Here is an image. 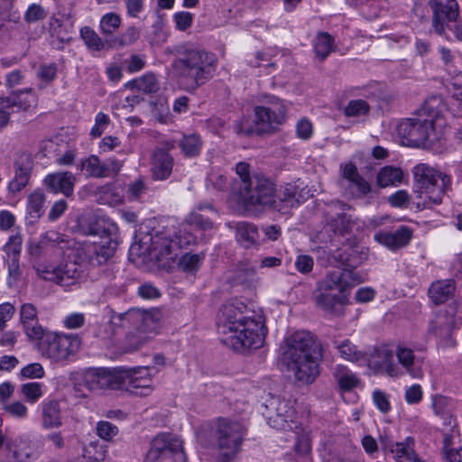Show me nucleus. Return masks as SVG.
<instances>
[{"label":"nucleus","instance_id":"nucleus-52","mask_svg":"<svg viewBox=\"0 0 462 462\" xmlns=\"http://www.w3.org/2000/svg\"><path fill=\"white\" fill-rule=\"evenodd\" d=\"M20 392L31 403L36 402L43 395L42 384L37 382L22 384Z\"/></svg>","mask_w":462,"mask_h":462},{"label":"nucleus","instance_id":"nucleus-46","mask_svg":"<svg viewBox=\"0 0 462 462\" xmlns=\"http://www.w3.org/2000/svg\"><path fill=\"white\" fill-rule=\"evenodd\" d=\"M202 140L199 134L184 135L179 145L186 157L198 156L202 149Z\"/></svg>","mask_w":462,"mask_h":462},{"label":"nucleus","instance_id":"nucleus-26","mask_svg":"<svg viewBox=\"0 0 462 462\" xmlns=\"http://www.w3.org/2000/svg\"><path fill=\"white\" fill-rule=\"evenodd\" d=\"M21 321L25 334L31 339H40L43 336V328L38 322L37 310L31 303H24L20 310Z\"/></svg>","mask_w":462,"mask_h":462},{"label":"nucleus","instance_id":"nucleus-2","mask_svg":"<svg viewBox=\"0 0 462 462\" xmlns=\"http://www.w3.org/2000/svg\"><path fill=\"white\" fill-rule=\"evenodd\" d=\"M67 243L66 236L53 230L42 234L38 241H30L27 252L32 268L39 278L62 287H69L79 275L75 263L65 261L59 265H54L48 261L53 254H60L63 252L62 244Z\"/></svg>","mask_w":462,"mask_h":462},{"label":"nucleus","instance_id":"nucleus-33","mask_svg":"<svg viewBox=\"0 0 462 462\" xmlns=\"http://www.w3.org/2000/svg\"><path fill=\"white\" fill-rule=\"evenodd\" d=\"M391 453L393 454L395 460L412 461V462H422L420 461L413 450V440L411 438H407L404 442H396L389 446Z\"/></svg>","mask_w":462,"mask_h":462},{"label":"nucleus","instance_id":"nucleus-4","mask_svg":"<svg viewBox=\"0 0 462 462\" xmlns=\"http://www.w3.org/2000/svg\"><path fill=\"white\" fill-rule=\"evenodd\" d=\"M240 194L246 207H262L285 215L310 196V189L300 188L296 183H287L275 194L273 182L255 175L252 183L246 184Z\"/></svg>","mask_w":462,"mask_h":462},{"label":"nucleus","instance_id":"nucleus-11","mask_svg":"<svg viewBox=\"0 0 462 462\" xmlns=\"http://www.w3.org/2000/svg\"><path fill=\"white\" fill-rule=\"evenodd\" d=\"M346 204L339 200H332L326 204L325 216L327 225L316 234V242L327 245L332 242L333 235L348 232L352 226L351 217L344 213Z\"/></svg>","mask_w":462,"mask_h":462},{"label":"nucleus","instance_id":"nucleus-35","mask_svg":"<svg viewBox=\"0 0 462 462\" xmlns=\"http://www.w3.org/2000/svg\"><path fill=\"white\" fill-rule=\"evenodd\" d=\"M455 290L451 280L438 281L433 282L429 290V295L435 304L445 302Z\"/></svg>","mask_w":462,"mask_h":462},{"label":"nucleus","instance_id":"nucleus-9","mask_svg":"<svg viewBox=\"0 0 462 462\" xmlns=\"http://www.w3.org/2000/svg\"><path fill=\"white\" fill-rule=\"evenodd\" d=\"M415 192L424 208L441 203L442 196L450 186V177L427 163H419L412 170Z\"/></svg>","mask_w":462,"mask_h":462},{"label":"nucleus","instance_id":"nucleus-27","mask_svg":"<svg viewBox=\"0 0 462 462\" xmlns=\"http://www.w3.org/2000/svg\"><path fill=\"white\" fill-rule=\"evenodd\" d=\"M398 362L405 373L413 378H420L423 375L422 361L416 358L413 350L403 346H398L395 351Z\"/></svg>","mask_w":462,"mask_h":462},{"label":"nucleus","instance_id":"nucleus-64","mask_svg":"<svg viewBox=\"0 0 462 462\" xmlns=\"http://www.w3.org/2000/svg\"><path fill=\"white\" fill-rule=\"evenodd\" d=\"M444 455L448 462H462V446L459 448H450V438L444 439Z\"/></svg>","mask_w":462,"mask_h":462},{"label":"nucleus","instance_id":"nucleus-22","mask_svg":"<svg viewBox=\"0 0 462 462\" xmlns=\"http://www.w3.org/2000/svg\"><path fill=\"white\" fill-rule=\"evenodd\" d=\"M75 180L71 172L60 171L48 174L44 179V184L53 193H62L65 197H70L73 194Z\"/></svg>","mask_w":462,"mask_h":462},{"label":"nucleus","instance_id":"nucleus-17","mask_svg":"<svg viewBox=\"0 0 462 462\" xmlns=\"http://www.w3.org/2000/svg\"><path fill=\"white\" fill-rule=\"evenodd\" d=\"M148 455L154 460L172 458L175 462H186L182 441L168 435H158L153 439Z\"/></svg>","mask_w":462,"mask_h":462},{"label":"nucleus","instance_id":"nucleus-53","mask_svg":"<svg viewBox=\"0 0 462 462\" xmlns=\"http://www.w3.org/2000/svg\"><path fill=\"white\" fill-rule=\"evenodd\" d=\"M340 356L345 360L356 362L361 359L363 354L357 350L356 346L353 345L348 339L342 341L337 346Z\"/></svg>","mask_w":462,"mask_h":462},{"label":"nucleus","instance_id":"nucleus-34","mask_svg":"<svg viewBox=\"0 0 462 462\" xmlns=\"http://www.w3.org/2000/svg\"><path fill=\"white\" fill-rule=\"evenodd\" d=\"M236 237L242 246L248 248L257 242V228L253 224L239 222L236 226Z\"/></svg>","mask_w":462,"mask_h":462},{"label":"nucleus","instance_id":"nucleus-41","mask_svg":"<svg viewBox=\"0 0 462 462\" xmlns=\"http://www.w3.org/2000/svg\"><path fill=\"white\" fill-rule=\"evenodd\" d=\"M185 221L191 226L195 234L199 235V239L203 237L206 232L213 229L212 221L197 211L191 212L185 218Z\"/></svg>","mask_w":462,"mask_h":462},{"label":"nucleus","instance_id":"nucleus-38","mask_svg":"<svg viewBox=\"0 0 462 462\" xmlns=\"http://www.w3.org/2000/svg\"><path fill=\"white\" fill-rule=\"evenodd\" d=\"M333 374L342 391H350L358 384L359 380L356 374L343 365H337Z\"/></svg>","mask_w":462,"mask_h":462},{"label":"nucleus","instance_id":"nucleus-21","mask_svg":"<svg viewBox=\"0 0 462 462\" xmlns=\"http://www.w3.org/2000/svg\"><path fill=\"white\" fill-rule=\"evenodd\" d=\"M97 254L98 253H97L95 242L93 241L86 243L82 248L77 250L72 258L66 260V262L75 263L79 271V275L69 283V286L78 282L88 264L91 266L100 265L99 263H96L98 260Z\"/></svg>","mask_w":462,"mask_h":462},{"label":"nucleus","instance_id":"nucleus-29","mask_svg":"<svg viewBox=\"0 0 462 462\" xmlns=\"http://www.w3.org/2000/svg\"><path fill=\"white\" fill-rule=\"evenodd\" d=\"M340 169L342 177L356 188L358 195L365 196L371 191L369 183L359 175L355 164L351 162L342 164Z\"/></svg>","mask_w":462,"mask_h":462},{"label":"nucleus","instance_id":"nucleus-12","mask_svg":"<svg viewBox=\"0 0 462 462\" xmlns=\"http://www.w3.org/2000/svg\"><path fill=\"white\" fill-rule=\"evenodd\" d=\"M41 348L47 357L54 362L67 360L80 348L81 339L75 334L44 333L41 338Z\"/></svg>","mask_w":462,"mask_h":462},{"label":"nucleus","instance_id":"nucleus-32","mask_svg":"<svg viewBox=\"0 0 462 462\" xmlns=\"http://www.w3.org/2000/svg\"><path fill=\"white\" fill-rule=\"evenodd\" d=\"M432 408L435 414L444 420L445 424L450 427L455 426L456 420L452 415L453 404L450 399L436 395L432 398Z\"/></svg>","mask_w":462,"mask_h":462},{"label":"nucleus","instance_id":"nucleus-62","mask_svg":"<svg viewBox=\"0 0 462 462\" xmlns=\"http://www.w3.org/2000/svg\"><path fill=\"white\" fill-rule=\"evenodd\" d=\"M109 123L110 119L106 114L103 112L97 113L95 117V125L90 131V134L95 138L101 136Z\"/></svg>","mask_w":462,"mask_h":462},{"label":"nucleus","instance_id":"nucleus-13","mask_svg":"<svg viewBox=\"0 0 462 462\" xmlns=\"http://www.w3.org/2000/svg\"><path fill=\"white\" fill-rule=\"evenodd\" d=\"M139 247L143 254H148L157 261L173 258L177 254V242L172 238L171 227L144 235L140 238Z\"/></svg>","mask_w":462,"mask_h":462},{"label":"nucleus","instance_id":"nucleus-63","mask_svg":"<svg viewBox=\"0 0 462 462\" xmlns=\"http://www.w3.org/2000/svg\"><path fill=\"white\" fill-rule=\"evenodd\" d=\"M97 433L101 439L110 440L118 433V429L111 422L102 420L97 425Z\"/></svg>","mask_w":462,"mask_h":462},{"label":"nucleus","instance_id":"nucleus-30","mask_svg":"<svg viewBox=\"0 0 462 462\" xmlns=\"http://www.w3.org/2000/svg\"><path fill=\"white\" fill-rule=\"evenodd\" d=\"M316 304L322 310L329 312H335L337 306L343 305L346 300L345 293H335L329 291H319L316 290L315 292Z\"/></svg>","mask_w":462,"mask_h":462},{"label":"nucleus","instance_id":"nucleus-37","mask_svg":"<svg viewBox=\"0 0 462 462\" xmlns=\"http://www.w3.org/2000/svg\"><path fill=\"white\" fill-rule=\"evenodd\" d=\"M454 324L455 320L452 314L448 311H440L430 321L429 330L435 335L444 336L449 334Z\"/></svg>","mask_w":462,"mask_h":462},{"label":"nucleus","instance_id":"nucleus-19","mask_svg":"<svg viewBox=\"0 0 462 462\" xmlns=\"http://www.w3.org/2000/svg\"><path fill=\"white\" fill-rule=\"evenodd\" d=\"M172 148L173 144L167 143L165 148L154 149L151 159V171L153 180H165L171 176L174 160L169 152Z\"/></svg>","mask_w":462,"mask_h":462},{"label":"nucleus","instance_id":"nucleus-61","mask_svg":"<svg viewBox=\"0 0 462 462\" xmlns=\"http://www.w3.org/2000/svg\"><path fill=\"white\" fill-rule=\"evenodd\" d=\"M369 110L368 104L361 99L352 100L345 107V115L346 116H359L365 115Z\"/></svg>","mask_w":462,"mask_h":462},{"label":"nucleus","instance_id":"nucleus-6","mask_svg":"<svg viewBox=\"0 0 462 462\" xmlns=\"http://www.w3.org/2000/svg\"><path fill=\"white\" fill-rule=\"evenodd\" d=\"M247 435L246 426L240 420L218 417L204 424L197 438L206 448H214L217 462H232L242 450Z\"/></svg>","mask_w":462,"mask_h":462},{"label":"nucleus","instance_id":"nucleus-8","mask_svg":"<svg viewBox=\"0 0 462 462\" xmlns=\"http://www.w3.org/2000/svg\"><path fill=\"white\" fill-rule=\"evenodd\" d=\"M119 369L91 367L71 374L73 389L77 397L87 398L89 393L100 394L106 390L121 388Z\"/></svg>","mask_w":462,"mask_h":462},{"label":"nucleus","instance_id":"nucleus-23","mask_svg":"<svg viewBox=\"0 0 462 462\" xmlns=\"http://www.w3.org/2000/svg\"><path fill=\"white\" fill-rule=\"evenodd\" d=\"M15 174L9 182V191L15 194L23 190L28 184L31 171L32 161L29 155L22 154L14 162Z\"/></svg>","mask_w":462,"mask_h":462},{"label":"nucleus","instance_id":"nucleus-45","mask_svg":"<svg viewBox=\"0 0 462 462\" xmlns=\"http://www.w3.org/2000/svg\"><path fill=\"white\" fill-rule=\"evenodd\" d=\"M328 252L331 254L332 263L338 266H346V268L353 270L359 263L356 258V251L353 249L348 251L338 249L332 252L328 248Z\"/></svg>","mask_w":462,"mask_h":462},{"label":"nucleus","instance_id":"nucleus-10","mask_svg":"<svg viewBox=\"0 0 462 462\" xmlns=\"http://www.w3.org/2000/svg\"><path fill=\"white\" fill-rule=\"evenodd\" d=\"M255 127L258 134H273L285 122L286 106L277 97H268L264 103L254 107Z\"/></svg>","mask_w":462,"mask_h":462},{"label":"nucleus","instance_id":"nucleus-55","mask_svg":"<svg viewBox=\"0 0 462 462\" xmlns=\"http://www.w3.org/2000/svg\"><path fill=\"white\" fill-rule=\"evenodd\" d=\"M140 37L139 30L134 26L128 27L122 34L114 39L113 46H127L135 42Z\"/></svg>","mask_w":462,"mask_h":462},{"label":"nucleus","instance_id":"nucleus-15","mask_svg":"<svg viewBox=\"0 0 462 462\" xmlns=\"http://www.w3.org/2000/svg\"><path fill=\"white\" fill-rule=\"evenodd\" d=\"M393 355V351L388 346H376L366 355L367 365L375 374L400 377L404 372L394 363Z\"/></svg>","mask_w":462,"mask_h":462},{"label":"nucleus","instance_id":"nucleus-36","mask_svg":"<svg viewBox=\"0 0 462 462\" xmlns=\"http://www.w3.org/2000/svg\"><path fill=\"white\" fill-rule=\"evenodd\" d=\"M80 36L89 51H108L112 48V44L110 42H104L102 38L88 26L81 28Z\"/></svg>","mask_w":462,"mask_h":462},{"label":"nucleus","instance_id":"nucleus-50","mask_svg":"<svg viewBox=\"0 0 462 462\" xmlns=\"http://www.w3.org/2000/svg\"><path fill=\"white\" fill-rule=\"evenodd\" d=\"M314 51L317 57L325 60L333 51V39L328 32L319 33L314 42Z\"/></svg>","mask_w":462,"mask_h":462},{"label":"nucleus","instance_id":"nucleus-48","mask_svg":"<svg viewBox=\"0 0 462 462\" xmlns=\"http://www.w3.org/2000/svg\"><path fill=\"white\" fill-rule=\"evenodd\" d=\"M98 260L96 263L103 264L106 263L115 254L116 249V243L112 239L106 237L101 239L99 242L94 241Z\"/></svg>","mask_w":462,"mask_h":462},{"label":"nucleus","instance_id":"nucleus-54","mask_svg":"<svg viewBox=\"0 0 462 462\" xmlns=\"http://www.w3.org/2000/svg\"><path fill=\"white\" fill-rule=\"evenodd\" d=\"M2 408L6 414L17 420H24L28 416V408L20 401L5 402Z\"/></svg>","mask_w":462,"mask_h":462},{"label":"nucleus","instance_id":"nucleus-16","mask_svg":"<svg viewBox=\"0 0 462 462\" xmlns=\"http://www.w3.org/2000/svg\"><path fill=\"white\" fill-rule=\"evenodd\" d=\"M121 388L125 389L135 395L148 396L153 391L152 374L148 367H137L134 369H119Z\"/></svg>","mask_w":462,"mask_h":462},{"label":"nucleus","instance_id":"nucleus-28","mask_svg":"<svg viewBox=\"0 0 462 462\" xmlns=\"http://www.w3.org/2000/svg\"><path fill=\"white\" fill-rule=\"evenodd\" d=\"M4 100L9 105L12 112L28 111L37 105V97L32 88L14 91Z\"/></svg>","mask_w":462,"mask_h":462},{"label":"nucleus","instance_id":"nucleus-7","mask_svg":"<svg viewBox=\"0 0 462 462\" xmlns=\"http://www.w3.org/2000/svg\"><path fill=\"white\" fill-rule=\"evenodd\" d=\"M172 68L180 87L193 92L213 77L217 60L203 50L181 47L177 50Z\"/></svg>","mask_w":462,"mask_h":462},{"label":"nucleus","instance_id":"nucleus-31","mask_svg":"<svg viewBox=\"0 0 462 462\" xmlns=\"http://www.w3.org/2000/svg\"><path fill=\"white\" fill-rule=\"evenodd\" d=\"M172 238L177 242V250L179 248L187 247L195 245L199 240L198 234H195L190 226L184 220L179 227L171 228Z\"/></svg>","mask_w":462,"mask_h":462},{"label":"nucleus","instance_id":"nucleus-58","mask_svg":"<svg viewBox=\"0 0 462 462\" xmlns=\"http://www.w3.org/2000/svg\"><path fill=\"white\" fill-rule=\"evenodd\" d=\"M47 16V11L39 4H32L24 14V21L28 23L42 21Z\"/></svg>","mask_w":462,"mask_h":462},{"label":"nucleus","instance_id":"nucleus-56","mask_svg":"<svg viewBox=\"0 0 462 462\" xmlns=\"http://www.w3.org/2000/svg\"><path fill=\"white\" fill-rule=\"evenodd\" d=\"M227 184L226 177L219 171L211 170L208 174L206 186L208 189L224 190Z\"/></svg>","mask_w":462,"mask_h":462},{"label":"nucleus","instance_id":"nucleus-57","mask_svg":"<svg viewBox=\"0 0 462 462\" xmlns=\"http://www.w3.org/2000/svg\"><path fill=\"white\" fill-rule=\"evenodd\" d=\"M23 244V237L21 235H14L9 237L8 242L4 246V251L8 256V259H19Z\"/></svg>","mask_w":462,"mask_h":462},{"label":"nucleus","instance_id":"nucleus-47","mask_svg":"<svg viewBox=\"0 0 462 462\" xmlns=\"http://www.w3.org/2000/svg\"><path fill=\"white\" fill-rule=\"evenodd\" d=\"M82 170L85 171L88 176L96 179L104 178V165L97 155H89L88 158L81 162Z\"/></svg>","mask_w":462,"mask_h":462},{"label":"nucleus","instance_id":"nucleus-39","mask_svg":"<svg viewBox=\"0 0 462 462\" xmlns=\"http://www.w3.org/2000/svg\"><path fill=\"white\" fill-rule=\"evenodd\" d=\"M402 178L403 172L400 168L385 166L377 174V183L380 187L385 188L400 184Z\"/></svg>","mask_w":462,"mask_h":462},{"label":"nucleus","instance_id":"nucleus-59","mask_svg":"<svg viewBox=\"0 0 462 462\" xmlns=\"http://www.w3.org/2000/svg\"><path fill=\"white\" fill-rule=\"evenodd\" d=\"M7 264V284L9 287L14 286L22 276V271L20 268L19 259H8Z\"/></svg>","mask_w":462,"mask_h":462},{"label":"nucleus","instance_id":"nucleus-40","mask_svg":"<svg viewBox=\"0 0 462 462\" xmlns=\"http://www.w3.org/2000/svg\"><path fill=\"white\" fill-rule=\"evenodd\" d=\"M44 203L45 195L41 190H35L28 196L26 210L28 217L32 218V221L41 217L43 213Z\"/></svg>","mask_w":462,"mask_h":462},{"label":"nucleus","instance_id":"nucleus-18","mask_svg":"<svg viewBox=\"0 0 462 462\" xmlns=\"http://www.w3.org/2000/svg\"><path fill=\"white\" fill-rule=\"evenodd\" d=\"M362 282L360 275L352 269H338L328 273L319 283V291L345 293L348 287Z\"/></svg>","mask_w":462,"mask_h":462},{"label":"nucleus","instance_id":"nucleus-3","mask_svg":"<svg viewBox=\"0 0 462 462\" xmlns=\"http://www.w3.org/2000/svg\"><path fill=\"white\" fill-rule=\"evenodd\" d=\"M320 357V344L314 335L306 330H298L287 336L281 346L282 364L302 384H310L317 379Z\"/></svg>","mask_w":462,"mask_h":462},{"label":"nucleus","instance_id":"nucleus-5","mask_svg":"<svg viewBox=\"0 0 462 462\" xmlns=\"http://www.w3.org/2000/svg\"><path fill=\"white\" fill-rule=\"evenodd\" d=\"M443 105L439 97L427 99L412 118L399 123V135L408 145L430 147L442 136L445 124L442 116Z\"/></svg>","mask_w":462,"mask_h":462},{"label":"nucleus","instance_id":"nucleus-49","mask_svg":"<svg viewBox=\"0 0 462 462\" xmlns=\"http://www.w3.org/2000/svg\"><path fill=\"white\" fill-rule=\"evenodd\" d=\"M121 16L114 12L104 14L99 22V29L105 35L114 34L121 26Z\"/></svg>","mask_w":462,"mask_h":462},{"label":"nucleus","instance_id":"nucleus-14","mask_svg":"<svg viewBox=\"0 0 462 462\" xmlns=\"http://www.w3.org/2000/svg\"><path fill=\"white\" fill-rule=\"evenodd\" d=\"M429 5L432 12L431 28L433 32L448 39V30L459 17V5L456 0H430Z\"/></svg>","mask_w":462,"mask_h":462},{"label":"nucleus","instance_id":"nucleus-1","mask_svg":"<svg viewBox=\"0 0 462 462\" xmlns=\"http://www.w3.org/2000/svg\"><path fill=\"white\" fill-rule=\"evenodd\" d=\"M217 328L223 344L237 352L261 347L266 333L263 318L236 300L222 306Z\"/></svg>","mask_w":462,"mask_h":462},{"label":"nucleus","instance_id":"nucleus-44","mask_svg":"<svg viewBox=\"0 0 462 462\" xmlns=\"http://www.w3.org/2000/svg\"><path fill=\"white\" fill-rule=\"evenodd\" d=\"M49 32L52 38H56L60 42H66L70 40L71 25L64 23L58 17L52 16L49 21Z\"/></svg>","mask_w":462,"mask_h":462},{"label":"nucleus","instance_id":"nucleus-24","mask_svg":"<svg viewBox=\"0 0 462 462\" xmlns=\"http://www.w3.org/2000/svg\"><path fill=\"white\" fill-rule=\"evenodd\" d=\"M375 240L391 250L406 246L411 237V228L402 226L393 232H380L375 235Z\"/></svg>","mask_w":462,"mask_h":462},{"label":"nucleus","instance_id":"nucleus-43","mask_svg":"<svg viewBox=\"0 0 462 462\" xmlns=\"http://www.w3.org/2000/svg\"><path fill=\"white\" fill-rule=\"evenodd\" d=\"M204 257V254L186 253L179 258L177 268L186 273H194L201 266Z\"/></svg>","mask_w":462,"mask_h":462},{"label":"nucleus","instance_id":"nucleus-60","mask_svg":"<svg viewBox=\"0 0 462 462\" xmlns=\"http://www.w3.org/2000/svg\"><path fill=\"white\" fill-rule=\"evenodd\" d=\"M127 312H135L137 314L134 319L129 320L124 319L125 328L136 327L139 328V323H143L144 326L143 330L149 326V323L152 320V316L150 313L141 311L140 310H129Z\"/></svg>","mask_w":462,"mask_h":462},{"label":"nucleus","instance_id":"nucleus-25","mask_svg":"<svg viewBox=\"0 0 462 462\" xmlns=\"http://www.w3.org/2000/svg\"><path fill=\"white\" fill-rule=\"evenodd\" d=\"M42 426L44 429H57L63 424V414L58 400H45L41 404Z\"/></svg>","mask_w":462,"mask_h":462},{"label":"nucleus","instance_id":"nucleus-20","mask_svg":"<svg viewBox=\"0 0 462 462\" xmlns=\"http://www.w3.org/2000/svg\"><path fill=\"white\" fill-rule=\"evenodd\" d=\"M270 406L275 410V414L268 417L269 424L278 430H292L295 412L291 405V402L273 399Z\"/></svg>","mask_w":462,"mask_h":462},{"label":"nucleus","instance_id":"nucleus-42","mask_svg":"<svg viewBox=\"0 0 462 462\" xmlns=\"http://www.w3.org/2000/svg\"><path fill=\"white\" fill-rule=\"evenodd\" d=\"M126 88H136L143 93H155L159 89V82L152 73L144 74L143 77L135 79L125 84Z\"/></svg>","mask_w":462,"mask_h":462},{"label":"nucleus","instance_id":"nucleus-51","mask_svg":"<svg viewBox=\"0 0 462 462\" xmlns=\"http://www.w3.org/2000/svg\"><path fill=\"white\" fill-rule=\"evenodd\" d=\"M13 457L14 462H33L37 458V454L32 447L21 441L13 450Z\"/></svg>","mask_w":462,"mask_h":462}]
</instances>
